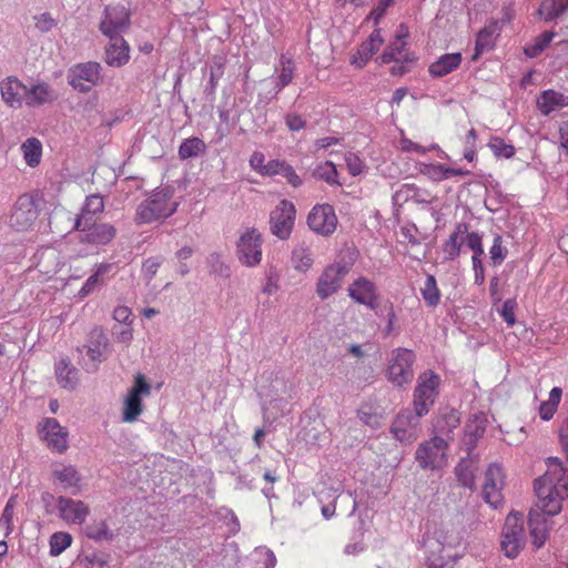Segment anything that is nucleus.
Segmentation results:
<instances>
[{"instance_id":"1","label":"nucleus","mask_w":568,"mask_h":568,"mask_svg":"<svg viewBox=\"0 0 568 568\" xmlns=\"http://www.w3.org/2000/svg\"><path fill=\"white\" fill-rule=\"evenodd\" d=\"M537 503L528 515V527L535 549L541 548L551 529V517L559 514L562 501L568 498V469L558 458H549L547 470L535 479Z\"/></svg>"},{"instance_id":"2","label":"nucleus","mask_w":568,"mask_h":568,"mask_svg":"<svg viewBox=\"0 0 568 568\" xmlns=\"http://www.w3.org/2000/svg\"><path fill=\"white\" fill-rule=\"evenodd\" d=\"M178 202L172 200V191L163 189L154 192L136 209L138 223H152L171 216L178 210Z\"/></svg>"},{"instance_id":"3","label":"nucleus","mask_w":568,"mask_h":568,"mask_svg":"<svg viewBox=\"0 0 568 568\" xmlns=\"http://www.w3.org/2000/svg\"><path fill=\"white\" fill-rule=\"evenodd\" d=\"M355 258L356 254L351 252L348 260L339 258L324 268L316 283V294L321 300H327L341 288L343 280L351 271Z\"/></svg>"},{"instance_id":"4","label":"nucleus","mask_w":568,"mask_h":568,"mask_svg":"<svg viewBox=\"0 0 568 568\" xmlns=\"http://www.w3.org/2000/svg\"><path fill=\"white\" fill-rule=\"evenodd\" d=\"M526 545L524 517L519 511H510L505 519L500 534V549L503 554L514 559L518 557Z\"/></svg>"},{"instance_id":"5","label":"nucleus","mask_w":568,"mask_h":568,"mask_svg":"<svg viewBox=\"0 0 568 568\" xmlns=\"http://www.w3.org/2000/svg\"><path fill=\"white\" fill-rule=\"evenodd\" d=\"M447 449V439L435 435L419 444L415 453V459L423 469H440L446 465Z\"/></svg>"},{"instance_id":"6","label":"nucleus","mask_w":568,"mask_h":568,"mask_svg":"<svg viewBox=\"0 0 568 568\" xmlns=\"http://www.w3.org/2000/svg\"><path fill=\"white\" fill-rule=\"evenodd\" d=\"M414 362L415 354L413 351L403 347L395 348L387 367V379L398 387L409 384L414 377Z\"/></svg>"},{"instance_id":"7","label":"nucleus","mask_w":568,"mask_h":568,"mask_svg":"<svg viewBox=\"0 0 568 568\" xmlns=\"http://www.w3.org/2000/svg\"><path fill=\"white\" fill-rule=\"evenodd\" d=\"M131 24L129 10L122 4L105 6L99 23L100 32L109 40L123 38Z\"/></svg>"},{"instance_id":"8","label":"nucleus","mask_w":568,"mask_h":568,"mask_svg":"<svg viewBox=\"0 0 568 568\" xmlns=\"http://www.w3.org/2000/svg\"><path fill=\"white\" fill-rule=\"evenodd\" d=\"M440 377L433 371L423 372L414 390V408L419 415H426L438 395Z\"/></svg>"},{"instance_id":"9","label":"nucleus","mask_w":568,"mask_h":568,"mask_svg":"<svg viewBox=\"0 0 568 568\" xmlns=\"http://www.w3.org/2000/svg\"><path fill=\"white\" fill-rule=\"evenodd\" d=\"M87 349V359L83 362V368L89 373L98 371L99 365L105 361L110 353V342L101 327H94L83 346Z\"/></svg>"},{"instance_id":"10","label":"nucleus","mask_w":568,"mask_h":568,"mask_svg":"<svg viewBox=\"0 0 568 568\" xmlns=\"http://www.w3.org/2000/svg\"><path fill=\"white\" fill-rule=\"evenodd\" d=\"M101 65L98 62H85L73 65L67 75L68 83L77 91L87 93L99 84Z\"/></svg>"},{"instance_id":"11","label":"nucleus","mask_w":568,"mask_h":568,"mask_svg":"<svg viewBox=\"0 0 568 568\" xmlns=\"http://www.w3.org/2000/svg\"><path fill=\"white\" fill-rule=\"evenodd\" d=\"M505 474L500 465L490 464L484 476L483 498L493 508H498L504 503L503 489Z\"/></svg>"},{"instance_id":"12","label":"nucleus","mask_w":568,"mask_h":568,"mask_svg":"<svg viewBox=\"0 0 568 568\" xmlns=\"http://www.w3.org/2000/svg\"><path fill=\"white\" fill-rule=\"evenodd\" d=\"M295 214L294 204L282 200L270 214L272 234L280 240L288 239L294 226Z\"/></svg>"},{"instance_id":"13","label":"nucleus","mask_w":568,"mask_h":568,"mask_svg":"<svg viewBox=\"0 0 568 568\" xmlns=\"http://www.w3.org/2000/svg\"><path fill=\"white\" fill-rule=\"evenodd\" d=\"M419 412L413 409L400 410L394 419L390 432L400 443H412L418 437L420 417Z\"/></svg>"},{"instance_id":"14","label":"nucleus","mask_w":568,"mask_h":568,"mask_svg":"<svg viewBox=\"0 0 568 568\" xmlns=\"http://www.w3.org/2000/svg\"><path fill=\"white\" fill-rule=\"evenodd\" d=\"M237 256L242 264L256 266L262 260V236L256 229L246 230L237 242Z\"/></svg>"},{"instance_id":"15","label":"nucleus","mask_w":568,"mask_h":568,"mask_svg":"<svg viewBox=\"0 0 568 568\" xmlns=\"http://www.w3.org/2000/svg\"><path fill=\"white\" fill-rule=\"evenodd\" d=\"M307 225L316 234L332 235L337 226V216L332 205L317 204L307 215Z\"/></svg>"},{"instance_id":"16","label":"nucleus","mask_w":568,"mask_h":568,"mask_svg":"<svg viewBox=\"0 0 568 568\" xmlns=\"http://www.w3.org/2000/svg\"><path fill=\"white\" fill-rule=\"evenodd\" d=\"M151 392L150 385L142 375H138L133 387L129 390L124 404L122 419L125 423H133L142 413V397Z\"/></svg>"},{"instance_id":"17","label":"nucleus","mask_w":568,"mask_h":568,"mask_svg":"<svg viewBox=\"0 0 568 568\" xmlns=\"http://www.w3.org/2000/svg\"><path fill=\"white\" fill-rule=\"evenodd\" d=\"M347 295L359 305L369 310H376L378 306L377 285L365 276H358L347 287Z\"/></svg>"},{"instance_id":"18","label":"nucleus","mask_w":568,"mask_h":568,"mask_svg":"<svg viewBox=\"0 0 568 568\" xmlns=\"http://www.w3.org/2000/svg\"><path fill=\"white\" fill-rule=\"evenodd\" d=\"M272 390H265L263 387L260 389V396L263 399V415L268 422L276 420L282 417L287 410V400L283 398L278 389L285 388V383L282 379H275Z\"/></svg>"},{"instance_id":"19","label":"nucleus","mask_w":568,"mask_h":568,"mask_svg":"<svg viewBox=\"0 0 568 568\" xmlns=\"http://www.w3.org/2000/svg\"><path fill=\"white\" fill-rule=\"evenodd\" d=\"M39 434L51 450L60 454L67 450L68 432L55 418H43L39 424Z\"/></svg>"},{"instance_id":"20","label":"nucleus","mask_w":568,"mask_h":568,"mask_svg":"<svg viewBox=\"0 0 568 568\" xmlns=\"http://www.w3.org/2000/svg\"><path fill=\"white\" fill-rule=\"evenodd\" d=\"M37 215L33 200L31 196L23 194L19 196L12 207L9 224L17 231H26L33 224Z\"/></svg>"},{"instance_id":"21","label":"nucleus","mask_w":568,"mask_h":568,"mask_svg":"<svg viewBox=\"0 0 568 568\" xmlns=\"http://www.w3.org/2000/svg\"><path fill=\"white\" fill-rule=\"evenodd\" d=\"M57 509L59 517L72 525H82L90 514V508L84 501L64 496L58 497Z\"/></svg>"},{"instance_id":"22","label":"nucleus","mask_w":568,"mask_h":568,"mask_svg":"<svg viewBox=\"0 0 568 568\" xmlns=\"http://www.w3.org/2000/svg\"><path fill=\"white\" fill-rule=\"evenodd\" d=\"M408 37V30L405 26L400 24L398 32L396 34V38L387 47V49L383 52L381 55L383 63H389V62H412L415 60V57L413 53L408 52L406 49V41L405 39Z\"/></svg>"},{"instance_id":"23","label":"nucleus","mask_w":568,"mask_h":568,"mask_svg":"<svg viewBox=\"0 0 568 568\" xmlns=\"http://www.w3.org/2000/svg\"><path fill=\"white\" fill-rule=\"evenodd\" d=\"M501 28L497 20L490 21L476 36L475 51L471 55L473 61H477L481 54L491 51L496 45V40L500 36Z\"/></svg>"},{"instance_id":"24","label":"nucleus","mask_w":568,"mask_h":568,"mask_svg":"<svg viewBox=\"0 0 568 568\" xmlns=\"http://www.w3.org/2000/svg\"><path fill=\"white\" fill-rule=\"evenodd\" d=\"M57 97V92L47 82L37 81L30 87L26 84L23 104L30 108H37L53 102Z\"/></svg>"},{"instance_id":"25","label":"nucleus","mask_w":568,"mask_h":568,"mask_svg":"<svg viewBox=\"0 0 568 568\" xmlns=\"http://www.w3.org/2000/svg\"><path fill=\"white\" fill-rule=\"evenodd\" d=\"M103 210L104 201L101 195L92 194L87 196L82 211L75 220V230L85 231V229L94 221L95 215L102 213Z\"/></svg>"},{"instance_id":"26","label":"nucleus","mask_w":568,"mask_h":568,"mask_svg":"<svg viewBox=\"0 0 568 568\" xmlns=\"http://www.w3.org/2000/svg\"><path fill=\"white\" fill-rule=\"evenodd\" d=\"M383 41L381 31L374 30L369 34L368 39L358 47L357 52L351 59V63L356 68H363L379 50Z\"/></svg>"},{"instance_id":"27","label":"nucleus","mask_w":568,"mask_h":568,"mask_svg":"<svg viewBox=\"0 0 568 568\" xmlns=\"http://www.w3.org/2000/svg\"><path fill=\"white\" fill-rule=\"evenodd\" d=\"M1 97L11 108H20L24 102L26 84L17 78H8L1 83Z\"/></svg>"},{"instance_id":"28","label":"nucleus","mask_w":568,"mask_h":568,"mask_svg":"<svg viewBox=\"0 0 568 568\" xmlns=\"http://www.w3.org/2000/svg\"><path fill=\"white\" fill-rule=\"evenodd\" d=\"M83 232L84 234L81 240L94 245H105L110 243L116 234V230L113 225L109 223L95 224L94 221Z\"/></svg>"},{"instance_id":"29","label":"nucleus","mask_w":568,"mask_h":568,"mask_svg":"<svg viewBox=\"0 0 568 568\" xmlns=\"http://www.w3.org/2000/svg\"><path fill=\"white\" fill-rule=\"evenodd\" d=\"M567 105L568 97L552 89L542 91L537 98V108L544 115H550Z\"/></svg>"},{"instance_id":"30","label":"nucleus","mask_w":568,"mask_h":568,"mask_svg":"<svg viewBox=\"0 0 568 568\" xmlns=\"http://www.w3.org/2000/svg\"><path fill=\"white\" fill-rule=\"evenodd\" d=\"M57 383L64 389L72 390L79 383V371L68 358L61 357L54 364Z\"/></svg>"},{"instance_id":"31","label":"nucleus","mask_w":568,"mask_h":568,"mask_svg":"<svg viewBox=\"0 0 568 568\" xmlns=\"http://www.w3.org/2000/svg\"><path fill=\"white\" fill-rule=\"evenodd\" d=\"M314 261L315 257L311 244L303 241L294 245L291 253V264L296 272L307 273L312 268Z\"/></svg>"},{"instance_id":"32","label":"nucleus","mask_w":568,"mask_h":568,"mask_svg":"<svg viewBox=\"0 0 568 568\" xmlns=\"http://www.w3.org/2000/svg\"><path fill=\"white\" fill-rule=\"evenodd\" d=\"M568 9V0H542L536 14L545 22H551L564 14ZM564 34L568 38V26L565 28ZM568 47V39L564 41Z\"/></svg>"},{"instance_id":"33","label":"nucleus","mask_w":568,"mask_h":568,"mask_svg":"<svg viewBox=\"0 0 568 568\" xmlns=\"http://www.w3.org/2000/svg\"><path fill=\"white\" fill-rule=\"evenodd\" d=\"M468 225L466 223H458L454 232L443 244V253L446 261H454L462 252V246L465 244Z\"/></svg>"},{"instance_id":"34","label":"nucleus","mask_w":568,"mask_h":568,"mask_svg":"<svg viewBox=\"0 0 568 568\" xmlns=\"http://www.w3.org/2000/svg\"><path fill=\"white\" fill-rule=\"evenodd\" d=\"M130 59V47L124 38H115L110 40L105 48V62L111 67H122Z\"/></svg>"},{"instance_id":"35","label":"nucleus","mask_w":568,"mask_h":568,"mask_svg":"<svg viewBox=\"0 0 568 568\" xmlns=\"http://www.w3.org/2000/svg\"><path fill=\"white\" fill-rule=\"evenodd\" d=\"M462 63V54L459 52L446 53L440 55L429 65V73L434 78L444 77L456 70Z\"/></svg>"},{"instance_id":"36","label":"nucleus","mask_w":568,"mask_h":568,"mask_svg":"<svg viewBox=\"0 0 568 568\" xmlns=\"http://www.w3.org/2000/svg\"><path fill=\"white\" fill-rule=\"evenodd\" d=\"M112 267L113 264L111 263H101L97 265L94 273L87 278L78 292V296L80 298H84L91 295L99 286L103 285L104 276L112 270Z\"/></svg>"},{"instance_id":"37","label":"nucleus","mask_w":568,"mask_h":568,"mask_svg":"<svg viewBox=\"0 0 568 568\" xmlns=\"http://www.w3.org/2000/svg\"><path fill=\"white\" fill-rule=\"evenodd\" d=\"M54 479L64 488H77L80 483V475L74 466L57 464L52 470Z\"/></svg>"},{"instance_id":"38","label":"nucleus","mask_w":568,"mask_h":568,"mask_svg":"<svg viewBox=\"0 0 568 568\" xmlns=\"http://www.w3.org/2000/svg\"><path fill=\"white\" fill-rule=\"evenodd\" d=\"M485 429V418L483 416L476 415L474 419L467 423L464 443L469 452L475 448L477 439L484 435Z\"/></svg>"},{"instance_id":"39","label":"nucleus","mask_w":568,"mask_h":568,"mask_svg":"<svg viewBox=\"0 0 568 568\" xmlns=\"http://www.w3.org/2000/svg\"><path fill=\"white\" fill-rule=\"evenodd\" d=\"M555 36L556 33L552 31H544L538 37H536L530 43L525 45V55L531 59L537 58L546 50V48L554 40Z\"/></svg>"},{"instance_id":"40","label":"nucleus","mask_w":568,"mask_h":568,"mask_svg":"<svg viewBox=\"0 0 568 568\" xmlns=\"http://www.w3.org/2000/svg\"><path fill=\"white\" fill-rule=\"evenodd\" d=\"M85 535L94 541H112L115 534L109 528L104 520L93 521L85 527Z\"/></svg>"},{"instance_id":"41","label":"nucleus","mask_w":568,"mask_h":568,"mask_svg":"<svg viewBox=\"0 0 568 568\" xmlns=\"http://www.w3.org/2000/svg\"><path fill=\"white\" fill-rule=\"evenodd\" d=\"M21 150L23 153V159L29 166L34 168L40 163L41 154H42V145H41V142L37 138L27 139L22 143Z\"/></svg>"},{"instance_id":"42","label":"nucleus","mask_w":568,"mask_h":568,"mask_svg":"<svg viewBox=\"0 0 568 568\" xmlns=\"http://www.w3.org/2000/svg\"><path fill=\"white\" fill-rule=\"evenodd\" d=\"M459 423L460 418L458 413L456 410H450L437 419L435 428L438 434H440L439 436L444 437L448 442L452 439L450 434L458 427Z\"/></svg>"},{"instance_id":"43","label":"nucleus","mask_w":568,"mask_h":568,"mask_svg":"<svg viewBox=\"0 0 568 568\" xmlns=\"http://www.w3.org/2000/svg\"><path fill=\"white\" fill-rule=\"evenodd\" d=\"M39 265L44 273H57L60 270L59 252L54 247H44L38 253Z\"/></svg>"},{"instance_id":"44","label":"nucleus","mask_w":568,"mask_h":568,"mask_svg":"<svg viewBox=\"0 0 568 568\" xmlns=\"http://www.w3.org/2000/svg\"><path fill=\"white\" fill-rule=\"evenodd\" d=\"M206 149L205 143L200 138L185 139L179 148V156L182 160L199 156L204 153Z\"/></svg>"},{"instance_id":"45","label":"nucleus","mask_w":568,"mask_h":568,"mask_svg":"<svg viewBox=\"0 0 568 568\" xmlns=\"http://www.w3.org/2000/svg\"><path fill=\"white\" fill-rule=\"evenodd\" d=\"M420 294L428 306L435 307L438 305L440 301V292L437 287L434 275H427L424 286L420 288Z\"/></svg>"},{"instance_id":"46","label":"nucleus","mask_w":568,"mask_h":568,"mask_svg":"<svg viewBox=\"0 0 568 568\" xmlns=\"http://www.w3.org/2000/svg\"><path fill=\"white\" fill-rule=\"evenodd\" d=\"M224 73V62L221 58H214L210 65V79L205 87V93L207 95H214L217 88L219 81Z\"/></svg>"},{"instance_id":"47","label":"nucleus","mask_w":568,"mask_h":568,"mask_svg":"<svg viewBox=\"0 0 568 568\" xmlns=\"http://www.w3.org/2000/svg\"><path fill=\"white\" fill-rule=\"evenodd\" d=\"M456 477L459 484L465 488H473L475 485V476L471 469V462L463 459L455 468Z\"/></svg>"},{"instance_id":"48","label":"nucleus","mask_w":568,"mask_h":568,"mask_svg":"<svg viewBox=\"0 0 568 568\" xmlns=\"http://www.w3.org/2000/svg\"><path fill=\"white\" fill-rule=\"evenodd\" d=\"M50 554L52 556L61 555L68 547L71 546L72 536L69 532L59 531L50 537Z\"/></svg>"},{"instance_id":"49","label":"nucleus","mask_w":568,"mask_h":568,"mask_svg":"<svg viewBox=\"0 0 568 568\" xmlns=\"http://www.w3.org/2000/svg\"><path fill=\"white\" fill-rule=\"evenodd\" d=\"M16 500L14 497L9 498L2 515L0 517V529L3 530L6 537L13 531V516H14Z\"/></svg>"},{"instance_id":"50","label":"nucleus","mask_w":568,"mask_h":568,"mask_svg":"<svg viewBox=\"0 0 568 568\" xmlns=\"http://www.w3.org/2000/svg\"><path fill=\"white\" fill-rule=\"evenodd\" d=\"M419 171L423 175L435 182L447 180L446 166L440 163H422Z\"/></svg>"},{"instance_id":"51","label":"nucleus","mask_w":568,"mask_h":568,"mask_svg":"<svg viewBox=\"0 0 568 568\" xmlns=\"http://www.w3.org/2000/svg\"><path fill=\"white\" fill-rule=\"evenodd\" d=\"M488 146L498 158L510 159L515 154L514 145L506 143L504 139L498 136L491 138Z\"/></svg>"},{"instance_id":"52","label":"nucleus","mask_w":568,"mask_h":568,"mask_svg":"<svg viewBox=\"0 0 568 568\" xmlns=\"http://www.w3.org/2000/svg\"><path fill=\"white\" fill-rule=\"evenodd\" d=\"M281 72H280V85L278 90H282L284 87L288 85L293 80L294 74V63L292 58L282 54L281 57Z\"/></svg>"},{"instance_id":"53","label":"nucleus","mask_w":568,"mask_h":568,"mask_svg":"<svg viewBox=\"0 0 568 568\" xmlns=\"http://www.w3.org/2000/svg\"><path fill=\"white\" fill-rule=\"evenodd\" d=\"M508 250L503 245V237L499 234H496L494 236L493 245L489 248V255L493 264L495 266L500 265L506 256H507Z\"/></svg>"},{"instance_id":"54","label":"nucleus","mask_w":568,"mask_h":568,"mask_svg":"<svg viewBox=\"0 0 568 568\" xmlns=\"http://www.w3.org/2000/svg\"><path fill=\"white\" fill-rule=\"evenodd\" d=\"M207 265L210 267L211 273L217 274L220 276H229L230 268L224 263L222 255L220 253L213 252L206 258Z\"/></svg>"},{"instance_id":"55","label":"nucleus","mask_w":568,"mask_h":568,"mask_svg":"<svg viewBox=\"0 0 568 568\" xmlns=\"http://www.w3.org/2000/svg\"><path fill=\"white\" fill-rule=\"evenodd\" d=\"M465 244L474 252L473 257L484 255L483 239L477 232H467Z\"/></svg>"},{"instance_id":"56","label":"nucleus","mask_w":568,"mask_h":568,"mask_svg":"<svg viewBox=\"0 0 568 568\" xmlns=\"http://www.w3.org/2000/svg\"><path fill=\"white\" fill-rule=\"evenodd\" d=\"M160 266L161 260L159 257H149L144 261L142 265V275L148 284L153 280Z\"/></svg>"},{"instance_id":"57","label":"nucleus","mask_w":568,"mask_h":568,"mask_svg":"<svg viewBox=\"0 0 568 568\" xmlns=\"http://www.w3.org/2000/svg\"><path fill=\"white\" fill-rule=\"evenodd\" d=\"M517 302L514 298H508L503 303L500 310V316L507 323L508 326H513L516 322L515 310Z\"/></svg>"},{"instance_id":"58","label":"nucleus","mask_w":568,"mask_h":568,"mask_svg":"<svg viewBox=\"0 0 568 568\" xmlns=\"http://www.w3.org/2000/svg\"><path fill=\"white\" fill-rule=\"evenodd\" d=\"M345 163L348 169V172L353 175H359L363 172L364 169V162L361 160V158L352 152H348L345 154Z\"/></svg>"},{"instance_id":"59","label":"nucleus","mask_w":568,"mask_h":568,"mask_svg":"<svg viewBox=\"0 0 568 568\" xmlns=\"http://www.w3.org/2000/svg\"><path fill=\"white\" fill-rule=\"evenodd\" d=\"M34 20L36 28L43 33L51 31L57 26V21L49 12H43L39 16H36Z\"/></svg>"},{"instance_id":"60","label":"nucleus","mask_w":568,"mask_h":568,"mask_svg":"<svg viewBox=\"0 0 568 568\" xmlns=\"http://www.w3.org/2000/svg\"><path fill=\"white\" fill-rule=\"evenodd\" d=\"M400 150L403 152H416L418 154H425L429 150L437 149V144H433L429 148L422 146L407 138H403L399 141Z\"/></svg>"},{"instance_id":"61","label":"nucleus","mask_w":568,"mask_h":568,"mask_svg":"<svg viewBox=\"0 0 568 568\" xmlns=\"http://www.w3.org/2000/svg\"><path fill=\"white\" fill-rule=\"evenodd\" d=\"M278 175H282L283 178H285L287 183L294 187H298L302 185V179L296 174L293 166L290 165L288 163H286L285 161L281 168Z\"/></svg>"},{"instance_id":"62","label":"nucleus","mask_w":568,"mask_h":568,"mask_svg":"<svg viewBox=\"0 0 568 568\" xmlns=\"http://www.w3.org/2000/svg\"><path fill=\"white\" fill-rule=\"evenodd\" d=\"M318 175L328 184H338L337 170L332 162H326L324 166L318 169Z\"/></svg>"},{"instance_id":"63","label":"nucleus","mask_w":568,"mask_h":568,"mask_svg":"<svg viewBox=\"0 0 568 568\" xmlns=\"http://www.w3.org/2000/svg\"><path fill=\"white\" fill-rule=\"evenodd\" d=\"M254 556H255V558L263 559V562H264L263 568H274L276 565V557H275L274 552L270 549L256 548Z\"/></svg>"},{"instance_id":"64","label":"nucleus","mask_w":568,"mask_h":568,"mask_svg":"<svg viewBox=\"0 0 568 568\" xmlns=\"http://www.w3.org/2000/svg\"><path fill=\"white\" fill-rule=\"evenodd\" d=\"M285 123L291 131H300L306 124L305 120L301 115L295 113H288L285 116Z\"/></svg>"}]
</instances>
